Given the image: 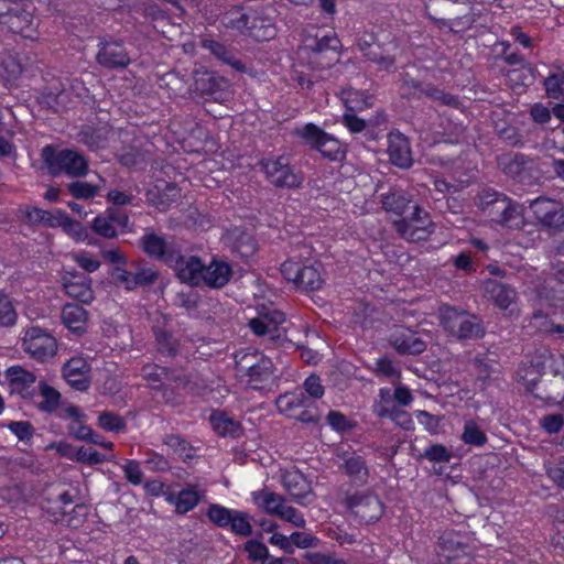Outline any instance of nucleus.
<instances>
[{
  "label": "nucleus",
  "mask_w": 564,
  "mask_h": 564,
  "mask_svg": "<svg viewBox=\"0 0 564 564\" xmlns=\"http://www.w3.org/2000/svg\"><path fill=\"white\" fill-rule=\"evenodd\" d=\"M42 509L53 521L73 528L80 527L87 514L86 506L74 505V495L59 487L47 489L46 496L42 501Z\"/></svg>",
  "instance_id": "1"
},
{
  "label": "nucleus",
  "mask_w": 564,
  "mask_h": 564,
  "mask_svg": "<svg viewBox=\"0 0 564 564\" xmlns=\"http://www.w3.org/2000/svg\"><path fill=\"white\" fill-rule=\"evenodd\" d=\"M307 249L297 256L290 257L281 265L282 275L297 288L304 290H317L324 280L321 273V264L305 257Z\"/></svg>",
  "instance_id": "2"
},
{
  "label": "nucleus",
  "mask_w": 564,
  "mask_h": 564,
  "mask_svg": "<svg viewBox=\"0 0 564 564\" xmlns=\"http://www.w3.org/2000/svg\"><path fill=\"white\" fill-rule=\"evenodd\" d=\"M42 159L48 172L54 176L64 173L68 176L78 177L84 176L88 171L87 160L73 150L56 152L53 147L46 145L42 150Z\"/></svg>",
  "instance_id": "3"
},
{
  "label": "nucleus",
  "mask_w": 564,
  "mask_h": 564,
  "mask_svg": "<svg viewBox=\"0 0 564 564\" xmlns=\"http://www.w3.org/2000/svg\"><path fill=\"white\" fill-rule=\"evenodd\" d=\"M256 316L249 317L248 325L257 336L274 339L281 336L280 325L284 323V314L272 303H261L256 306Z\"/></svg>",
  "instance_id": "4"
},
{
  "label": "nucleus",
  "mask_w": 564,
  "mask_h": 564,
  "mask_svg": "<svg viewBox=\"0 0 564 564\" xmlns=\"http://www.w3.org/2000/svg\"><path fill=\"white\" fill-rule=\"evenodd\" d=\"M393 223L400 236L410 241L424 240L432 232L430 215L421 207H413L410 216L394 219Z\"/></svg>",
  "instance_id": "5"
},
{
  "label": "nucleus",
  "mask_w": 564,
  "mask_h": 564,
  "mask_svg": "<svg viewBox=\"0 0 564 564\" xmlns=\"http://www.w3.org/2000/svg\"><path fill=\"white\" fill-rule=\"evenodd\" d=\"M440 319L447 332L459 338L477 336L480 333V326L474 315L449 306L440 308Z\"/></svg>",
  "instance_id": "6"
},
{
  "label": "nucleus",
  "mask_w": 564,
  "mask_h": 564,
  "mask_svg": "<svg viewBox=\"0 0 564 564\" xmlns=\"http://www.w3.org/2000/svg\"><path fill=\"white\" fill-rule=\"evenodd\" d=\"M22 347L26 354L37 360L53 358L57 351L56 339L36 326L24 332Z\"/></svg>",
  "instance_id": "7"
},
{
  "label": "nucleus",
  "mask_w": 564,
  "mask_h": 564,
  "mask_svg": "<svg viewBox=\"0 0 564 564\" xmlns=\"http://www.w3.org/2000/svg\"><path fill=\"white\" fill-rule=\"evenodd\" d=\"M465 540V536L454 532L443 534L438 545L441 564H470L471 551Z\"/></svg>",
  "instance_id": "8"
},
{
  "label": "nucleus",
  "mask_w": 564,
  "mask_h": 564,
  "mask_svg": "<svg viewBox=\"0 0 564 564\" xmlns=\"http://www.w3.org/2000/svg\"><path fill=\"white\" fill-rule=\"evenodd\" d=\"M234 17L226 23L227 25L239 31L249 30V34L258 41H268L273 39L276 34L275 28L256 14H246L241 10H236L231 13Z\"/></svg>",
  "instance_id": "9"
},
{
  "label": "nucleus",
  "mask_w": 564,
  "mask_h": 564,
  "mask_svg": "<svg viewBox=\"0 0 564 564\" xmlns=\"http://www.w3.org/2000/svg\"><path fill=\"white\" fill-rule=\"evenodd\" d=\"M262 169L269 182L275 186L295 187L301 183V177L291 170L284 156L263 161Z\"/></svg>",
  "instance_id": "10"
},
{
  "label": "nucleus",
  "mask_w": 564,
  "mask_h": 564,
  "mask_svg": "<svg viewBox=\"0 0 564 564\" xmlns=\"http://www.w3.org/2000/svg\"><path fill=\"white\" fill-rule=\"evenodd\" d=\"M347 507L366 523L380 519L383 506L377 496L370 494H355L346 499Z\"/></svg>",
  "instance_id": "11"
},
{
  "label": "nucleus",
  "mask_w": 564,
  "mask_h": 564,
  "mask_svg": "<svg viewBox=\"0 0 564 564\" xmlns=\"http://www.w3.org/2000/svg\"><path fill=\"white\" fill-rule=\"evenodd\" d=\"M553 355L543 350L528 365L523 364L518 370V379L529 392H534L544 371L552 368Z\"/></svg>",
  "instance_id": "12"
},
{
  "label": "nucleus",
  "mask_w": 564,
  "mask_h": 564,
  "mask_svg": "<svg viewBox=\"0 0 564 564\" xmlns=\"http://www.w3.org/2000/svg\"><path fill=\"white\" fill-rule=\"evenodd\" d=\"M128 225L129 219L123 213L109 208L93 220L91 228L104 238H113L118 234L124 232Z\"/></svg>",
  "instance_id": "13"
},
{
  "label": "nucleus",
  "mask_w": 564,
  "mask_h": 564,
  "mask_svg": "<svg viewBox=\"0 0 564 564\" xmlns=\"http://www.w3.org/2000/svg\"><path fill=\"white\" fill-rule=\"evenodd\" d=\"M241 370H248L252 387L259 388V383L265 382L273 377V365L269 358L256 355H246L239 361Z\"/></svg>",
  "instance_id": "14"
},
{
  "label": "nucleus",
  "mask_w": 564,
  "mask_h": 564,
  "mask_svg": "<svg viewBox=\"0 0 564 564\" xmlns=\"http://www.w3.org/2000/svg\"><path fill=\"white\" fill-rule=\"evenodd\" d=\"M536 219L547 227L561 228L564 226V210L552 199L538 198L530 205Z\"/></svg>",
  "instance_id": "15"
},
{
  "label": "nucleus",
  "mask_w": 564,
  "mask_h": 564,
  "mask_svg": "<svg viewBox=\"0 0 564 564\" xmlns=\"http://www.w3.org/2000/svg\"><path fill=\"white\" fill-rule=\"evenodd\" d=\"M11 391L20 394L24 399H31L35 392L36 377L21 366H12L6 370Z\"/></svg>",
  "instance_id": "16"
},
{
  "label": "nucleus",
  "mask_w": 564,
  "mask_h": 564,
  "mask_svg": "<svg viewBox=\"0 0 564 564\" xmlns=\"http://www.w3.org/2000/svg\"><path fill=\"white\" fill-rule=\"evenodd\" d=\"M90 367L83 357L69 359L63 367V376L67 383L78 391H84L89 387Z\"/></svg>",
  "instance_id": "17"
},
{
  "label": "nucleus",
  "mask_w": 564,
  "mask_h": 564,
  "mask_svg": "<svg viewBox=\"0 0 564 564\" xmlns=\"http://www.w3.org/2000/svg\"><path fill=\"white\" fill-rule=\"evenodd\" d=\"M390 343L401 354H421L426 348L421 336L409 328L395 329L390 337Z\"/></svg>",
  "instance_id": "18"
},
{
  "label": "nucleus",
  "mask_w": 564,
  "mask_h": 564,
  "mask_svg": "<svg viewBox=\"0 0 564 564\" xmlns=\"http://www.w3.org/2000/svg\"><path fill=\"white\" fill-rule=\"evenodd\" d=\"M479 207L486 216L494 223L500 221V217L506 213L512 212V203L505 196L495 192H487L479 197Z\"/></svg>",
  "instance_id": "19"
},
{
  "label": "nucleus",
  "mask_w": 564,
  "mask_h": 564,
  "mask_svg": "<svg viewBox=\"0 0 564 564\" xmlns=\"http://www.w3.org/2000/svg\"><path fill=\"white\" fill-rule=\"evenodd\" d=\"M484 291L486 295L503 311L509 310L517 300V292L514 289L495 280H487L484 283Z\"/></svg>",
  "instance_id": "20"
},
{
  "label": "nucleus",
  "mask_w": 564,
  "mask_h": 564,
  "mask_svg": "<svg viewBox=\"0 0 564 564\" xmlns=\"http://www.w3.org/2000/svg\"><path fill=\"white\" fill-rule=\"evenodd\" d=\"M177 276L183 282L199 285L203 284L204 264L196 257H178L175 263Z\"/></svg>",
  "instance_id": "21"
},
{
  "label": "nucleus",
  "mask_w": 564,
  "mask_h": 564,
  "mask_svg": "<svg viewBox=\"0 0 564 564\" xmlns=\"http://www.w3.org/2000/svg\"><path fill=\"white\" fill-rule=\"evenodd\" d=\"M62 323L69 332L80 336L87 330L88 313L78 305L66 304L62 310Z\"/></svg>",
  "instance_id": "22"
},
{
  "label": "nucleus",
  "mask_w": 564,
  "mask_h": 564,
  "mask_svg": "<svg viewBox=\"0 0 564 564\" xmlns=\"http://www.w3.org/2000/svg\"><path fill=\"white\" fill-rule=\"evenodd\" d=\"M63 286L68 296L83 303H90L94 300L90 280L84 275L69 274L65 276Z\"/></svg>",
  "instance_id": "23"
},
{
  "label": "nucleus",
  "mask_w": 564,
  "mask_h": 564,
  "mask_svg": "<svg viewBox=\"0 0 564 564\" xmlns=\"http://www.w3.org/2000/svg\"><path fill=\"white\" fill-rule=\"evenodd\" d=\"M389 156L391 162L401 167L408 169L412 164V155L408 139L401 133H392L389 137Z\"/></svg>",
  "instance_id": "24"
},
{
  "label": "nucleus",
  "mask_w": 564,
  "mask_h": 564,
  "mask_svg": "<svg viewBox=\"0 0 564 564\" xmlns=\"http://www.w3.org/2000/svg\"><path fill=\"white\" fill-rule=\"evenodd\" d=\"M203 495L195 487H186L177 492H169L165 499L173 505L177 512L186 513L193 510L200 501Z\"/></svg>",
  "instance_id": "25"
},
{
  "label": "nucleus",
  "mask_w": 564,
  "mask_h": 564,
  "mask_svg": "<svg viewBox=\"0 0 564 564\" xmlns=\"http://www.w3.org/2000/svg\"><path fill=\"white\" fill-rule=\"evenodd\" d=\"M282 482L290 495L300 502L311 492V486L304 475L294 468L283 473Z\"/></svg>",
  "instance_id": "26"
},
{
  "label": "nucleus",
  "mask_w": 564,
  "mask_h": 564,
  "mask_svg": "<svg viewBox=\"0 0 564 564\" xmlns=\"http://www.w3.org/2000/svg\"><path fill=\"white\" fill-rule=\"evenodd\" d=\"M203 284L212 288H223L231 275V269L227 262L213 260L208 265L204 264Z\"/></svg>",
  "instance_id": "27"
},
{
  "label": "nucleus",
  "mask_w": 564,
  "mask_h": 564,
  "mask_svg": "<svg viewBox=\"0 0 564 564\" xmlns=\"http://www.w3.org/2000/svg\"><path fill=\"white\" fill-rule=\"evenodd\" d=\"M382 205L388 213L394 214L398 217L397 219L403 218V216H410L413 207H419L409 199L405 194L399 192L383 196Z\"/></svg>",
  "instance_id": "28"
},
{
  "label": "nucleus",
  "mask_w": 564,
  "mask_h": 564,
  "mask_svg": "<svg viewBox=\"0 0 564 564\" xmlns=\"http://www.w3.org/2000/svg\"><path fill=\"white\" fill-rule=\"evenodd\" d=\"M65 417L72 420L68 430L77 440L88 441V438L95 436V432L89 426L83 424L86 421V415L79 408L74 405L67 406L65 409Z\"/></svg>",
  "instance_id": "29"
},
{
  "label": "nucleus",
  "mask_w": 564,
  "mask_h": 564,
  "mask_svg": "<svg viewBox=\"0 0 564 564\" xmlns=\"http://www.w3.org/2000/svg\"><path fill=\"white\" fill-rule=\"evenodd\" d=\"M98 63L106 67H124L129 64L130 58L123 48L118 44H105L98 55Z\"/></svg>",
  "instance_id": "30"
},
{
  "label": "nucleus",
  "mask_w": 564,
  "mask_h": 564,
  "mask_svg": "<svg viewBox=\"0 0 564 564\" xmlns=\"http://www.w3.org/2000/svg\"><path fill=\"white\" fill-rule=\"evenodd\" d=\"M253 503L270 514H278L284 500L281 496L267 489L253 491L251 494Z\"/></svg>",
  "instance_id": "31"
},
{
  "label": "nucleus",
  "mask_w": 564,
  "mask_h": 564,
  "mask_svg": "<svg viewBox=\"0 0 564 564\" xmlns=\"http://www.w3.org/2000/svg\"><path fill=\"white\" fill-rule=\"evenodd\" d=\"M106 186V181L99 177L98 183L93 184L84 181H76L67 185L68 192L77 199H89L98 195Z\"/></svg>",
  "instance_id": "32"
},
{
  "label": "nucleus",
  "mask_w": 564,
  "mask_h": 564,
  "mask_svg": "<svg viewBox=\"0 0 564 564\" xmlns=\"http://www.w3.org/2000/svg\"><path fill=\"white\" fill-rule=\"evenodd\" d=\"M229 87L228 82L223 77H216L212 73H203L195 77V89L204 95H213L218 89Z\"/></svg>",
  "instance_id": "33"
},
{
  "label": "nucleus",
  "mask_w": 564,
  "mask_h": 564,
  "mask_svg": "<svg viewBox=\"0 0 564 564\" xmlns=\"http://www.w3.org/2000/svg\"><path fill=\"white\" fill-rule=\"evenodd\" d=\"M209 420L213 429L220 435L236 436L239 434V422L232 420L224 412H213Z\"/></svg>",
  "instance_id": "34"
},
{
  "label": "nucleus",
  "mask_w": 564,
  "mask_h": 564,
  "mask_svg": "<svg viewBox=\"0 0 564 564\" xmlns=\"http://www.w3.org/2000/svg\"><path fill=\"white\" fill-rule=\"evenodd\" d=\"M304 399L301 392H291L284 395H281L276 400V406L281 413H284L291 417H296L301 421H306L304 416H297L293 412L294 410L303 406Z\"/></svg>",
  "instance_id": "35"
},
{
  "label": "nucleus",
  "mask_w": 564,
  "mask_h": 564,
  "mask_svg": "<svg viewBox=\"0 0 564 564\" xmlns=\"http://www.w3.org/2000/svg\"><path fill=\"white\" fill-rule=\"evenodd\" d=\"M460 438L465 444L476 447H480L487 442L486 433L473 420H467L464 423Z\"/></svg>",
  "instance_id": "36"
},
{
  "label": "nucleus",
  "mask_w": 564,
  "mask_h": 564,
  "mask_svg": "<svg viewBox=\"0 0 564 564\" xmlns=\"http://www.w3.org/2000/svg\"><path fill=\"white\" fill-rule=\"evenodd\" d=\"M341 99L349 110H362L371 106V97L357 89H346L341 93Z\"/></svg>",
  "instance_id": "37"
},
{
  "label": "nucleus",
  "mask_w": 564,
  "mask_h": 564,
  "mask_svg": "<svg viewBox=\"0 0 564 564\" xmlns=\"http://www.w3.org/2000/svg\"><path fill=\"white\" fill-rule=\"evenodd\" d=\"M39 400L35 401L39 409L45 412H51L55 410L59 403L61 394L54 388L47 386L46 383H40V394Z\"/></svg>",
  "instance_id": "38"
},
{
  "label": "nucleus",
  "mask_w": 564,
  "mask_h": 564,
  "mask_svg": "<svg viewBox=\"0 0 564 564\" xmlns=\"http://www.w3.org/2000/svg\"><path fill=\"white\" fill-rule=\"evenodd\" d=\"M158 189L160 188L158 187ZM163 191V194H160L159 191H150L148 193L149 202L159 209H165L178 196V189L175 185L166 184Z\"/></svg>",
  "instance_id": "39"
},
{
  "label": "nucleus",
  "mask_w": 564,
  "mask_h": 564,
  "mask_svg": "<svg viewBox=\"0 0 564 564\" xmlns=\"http://www.w3.org/2000/svg\"><path fill=\"white\" fill-rule=\"evenodd\" d=\"M142 247L149 256L165 259L167 245L163 238L154 234H148L142 239Z\"/></svg>",
  "instance_id": "40"
},
{
  "label": "nucleus",
  "mask_w": 564,
  "mask_h": 564,
  "mask_svg": "<svg viewBox=\"0 0 564 564\" xmlns=\"http://www.w3.org/2000/svg\"><path fill=\"white\" fill-rule=\"evenodd\" d=\"M315 149H317L324 156L330 160H339L344 156L341 144L337 139L330 137L329 134H326Z\"/></svg>",
  "instance_id": "41"
},
{
  "label": "nucleus",
  "mask_w": 564,
  "mask_h": 564,
  "mask_svg": "<svg viewBox=\"0 0 564 564\" xmlns=\"http://www.w3.org/2000/svg\"><path fill=\"white\" fill-rule=\"evenodd\" d=\"M371 370L379 377H387L393 380H399L401 376L400 368L388 358L377 359Z\"/></svg>",
  "instance_id": "42"
},
{
  "label": "nucleus",
  "mask_w": 564,
  "mask_h": 564,
  "mask_svg": "<svg viewBox=\"0 0 564 564\" xmlns=\"http://www.w3.org/2000/svg\"><path fill=\"white\" fill-rule=\"evenodd\" d=\"M234 511L220 505H212L208 508L207 516L213 523L224 528L229 525Z\"/></svg>",
  "instance_id": "43"
},
{
  "label": "nucleus",
  "mask_w": 564,
  "mask_h": 564,
  "mask_svg": "<svg viewBox=\"0 0 564 564\" xmlns=\"http://www.w3.org/2000/svg\"><path fill=\"white\" fill-rule=\"evenodd\" d=\"M296 134L302 138L307 144L316 148L319 141L325 138L327 133L312 123H307L302 128L296 129Z\"/></svg>",
  "instance_id": "44"
},
{
  "label": "nucleus",
  "mask_w": 564,
  "mask_h": 564,
  "mask_svg": "<svg viewBox=\"0 0 564 564\" xmlns=\"http://www.w3.org/2000/svg\"><path fill=\"white\" fill-rule=\"evenodd\" d=\"M17 312L11 300L0 293V326H12L17 322Z\"/></svg>",
  "instance_id": "45"
},
{
  "label": "nucleus",
  "mask_w": 564,
  "mask_h": 564,
  "mask_svg": "<svg viewBox=\"0 0 564 564\" xmlns=\"http://www.w3.org/2000/svg\"><path fill=\"white\" fill-rule=\"evenodd\" d=\"M165 376V369L156 365H145L142 369V377L152 389L160 388Z\"/></svg>",
  "instance_id": "46"
},
{
  "label": "nucleus",
  "mask_w": 564,
  "mask_h": 564,
  "mask_svg": "<svg viewBox=\"0 0 564 564\" xmlns=\"http://www.w3.org/2000/svg\"><path fill=\"white\" fill-rule=\"evenodd\" d=\"M229 525L232 532L245 536L251 534L252 531L249 516L238 510L234 511Z\"/></svg>",
  "instance_id": "47"
},
{
  "label": "nucleus",
  "mask_w": 564,
  "mask_h": 564,
  "mask_svg": "<svg viewBox=\"0 0 564 564\" xmlns=\"http://www.w3.org/2000/svg\"><path fill=\"white\" fill-rule=\"evenodd\" d=\"M64 219V227L62 228L69 237L77 242H84L88 239L87 229L78 221L70 217H62Z\"/></svg>",
  "instance_id": "48"
},
{
  "label": "nucleus",
  "mask_w": 564,
  "mask_h": 564,
  "mask_svg": "<svg viewBox=\"0 0 564 564\" xmlns=\"http://www.w3.org/2000/svg\"><path fill=\"white\" fill-rule=\"evenodd\" d=\"M338 40L333 35H323L317 40L316 44H306L307 48H311L315 52L316 57L321 55L324 51L330 50L333 52V58L337 59L336 48L338 47Z\"/></svg>",
  "instance_id": "49"
},
{
  "label": "nucleus",
  "mask_w": 564,
  "mask_h": 564,
  "mask_svg": "<svg viewBox=\"0 0 564 564\" xmlns=\"http://www.w3.org/2000/svg\"><path fill=\"white\" fill-rule=\"evenodd\" d=\"M70 257L83 270L89 273L100 268V261L87 251L74 252Z\"/></svg>",
  "instance_id": "50"
},
{
  "label": "nucleus",
  "mask_w": 564,
  "mask_h": 564,
  "mask_svg": "<svg viewBox=\"0 0 564 564\" xmlns=\"http://www.w3.org/2000/svg\"><path fill=\"white\" fill-rule=\"evenodd\" d=\"M98 425L105 431L118 432L124 427V422L111 412H102L98 417Z\"/></svg>",
  "instance_id": "51"
},
{
  "label": "nucleus",
  "mask_w": 564,
  "mask_h": 564,
  "mask_svg": "<svg viewBox=\"0 0 564 564\" xmlns=\"http://www.w3.org/2000/svg\"><path fill=\"white\" fill-rule=\"evenodd\" d=\"M345 469L347 474H349L351 477H355L357 480H365L368 471L367 468L362 462V459L358 456H350L345 462Z\"/></svg>",
  "instance_id": "52"
},
{
  "label": "nucleus",
  "mask_w": 564,
  "mask_h": 564,
  "mask_svg": "<svg viewBox=\"0 0 564 564\" xmlns=\"http://www.w3.org/2000/svg\"><path fill=\"white\" fill-rule=\"evenodd\" d=\"M3 77L10 82L18 78L22 73V64L17 56L9 55L2 61Z\"/></svg>",
  "instance_id": "53"
},
{
  "label": "nucleus",
  "mask_w": 564,
  "mask_h": 564,
  "mask_svg": "<svg viewBox=\"0 0 564 564\" xmlns=\"http://www.w3.org/2000/svg\"><path fill=\"white\" fill-rule=\"evenodd\" d=\"M276 516L297 528H303L305 525V519L302 516V513H300L295 508L286 505L285 502L282 505Z\"/></svg>",
  "instance_id": "54"
},
{
  "label": "nucleus",
  "mask_w": 564,
  "mask_h": 564,
  "mask_svg": "<svg viewBox=\"0 0 564 564\" xmlns=\"http://www.w3.org/2000/svg\"><path fill=\"white\" fill-rule=\"evenodd\" d=\"M113 456H105L96 451H90L85 447H79L76 452L75 460L86 464H99L105 460H112Z\"/></svg>",
  "instance_id": "55"
},
{
  "label": "nucleus",
  "mask_w": 564,
  "mask_h": 564,
  "mask_svg": "<svg viewBox=\"0 0 564 564\" xmlns=\"http://www.w3.org/2000/svg\"><path fill=\"white\" fill-rule=\"evenodd\" d=\"M424 456L431 462L447 463L452 458V453L444 445L435 444L425 449Z\"/></svg>",
  "instance_id": "56"
},
{
  "label": "nucleus",
  "mask_w": 564,
  "mask_h": 564,
  "mask_svg": "<svg viewBox=\"0 0 564 564\" xmlns=\"http://www.w3.org/2000/svg\"><path fill=\"white\" fill-rule=\"evenodd\" d=\"M245 551L248 553L250 560L260 561L261 563L269 554L268 547L256 540L247 541L245 544Z\"/></svg>",
  "instance_id": "57"
},
{
  "label": "nucleus",
  "mask_w": 564,
  "mask_h": 564,
  "mask_svg": "<svg viewBox=\"0 0 564 564\" xmlns=\"http://www.w3.org/2000/svg\"><path fill=\"white\" fill-rule=\"evenodd\" d=\"M127 480L132 485H140L142 482L143 473L140 464L135 460H128L122 466Z\"/></svg>",
  "instance_id": "58"
},
{
  "label": "nucleus",
  "mask_w": 564,
  "mask_h": 564,
  "mask_svg": "<svg viewBox=\"0 0 564 564\" xmlns=\"http://www.w3.org/2000/svg\"><path fill=\"white\" fill-rule=\"evenodd\" d=\"M415 417L420 424H422L426 431L432 434H437L440 431V419L425 412L416 411Z\"/></svg>",
  "instance_id": "59"
},
{
  "label": "nucleus",
  "mask_w": 564,
  "mask_h": 564,
  "mask_svg": "<svg viewBox=\"0 0 564 564\" xmlns=\"http://www.w3.org/2000/svg\"><path fill=\"white\" fill-rule=\"evenodd\" d=\"M203 46L208 50L212 54H214L217 58L232 64L231 56L226 47L214 40H204Z\"/></svg>",
  "instance_id": "60"
},
{
  "label": "nucleus",
  "mask_w": 564,
  "mask_h": 564,
  "mask_svg": "<svg viewBox=\"0 0 564 564\" xmlns=\"http://www.w3.org/2000/svg\"><path fill=\"white\" fill-rule=\"evenodd\" d=\"M9 430L21 441H26L32 437V426L29 422H11L8 425Z\"/></svg>",
  "instance_id": "61"
},
{
  "label": "nucleus",
  "mask_w": 564,
  "mask_h": 564,
  "mask_svg": "<svg viewBox=\"0 0 564 564\" xmlns=\"http://www.w3.org/2000/svg\"><path fill=\"white\" fill-rule=\"evenodd\" d=\"M546 474L557 486L564 488V459L547 465Z\"/></svg>",
  "instance_id": "62"
},
{
  "label": "nucleus",
  "mask_w": 564,
  "mask_h": 564,
  "mask_svg": "<svg viewBox=\"0 0 564 564\" xmlns=\"http://www.w3.org/2000/svg\"><path fill=\"white\" fill-rule=\"evenodd\" d=\"M563 424L564 420L560 414H550L541 419V426L550 434L557 433Z\"/></svg>",
  "instance_id": "63"
},
{
  "label": "nucleus",
  "mask_w": 564,
  "mask_h": 564,
  "mask_svg": "<svg viewBox=\"0 0 564 564\" xmlns=\"http://www.w3.org/2000/svg\"><path fill=\"white\" fill-rule=\"evenodd\" d=\"M46 449H54L58 455L67 457L69 459H75L76 452L78 448H75L70 443L66 441L55 442L47 445Z\"/></svg>",
  "instance_id": "64"
}]
</instances>
